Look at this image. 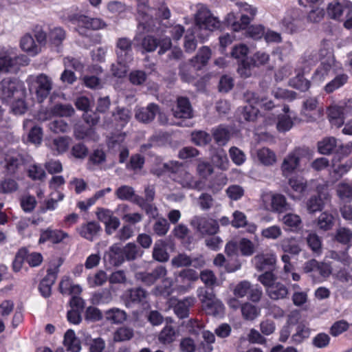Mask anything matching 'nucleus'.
Here are the masks:
<instances>
[{
    "mask_svg": "<svg viewBox=\"0 0 352 352\" xmlns=\"http://www.w3.org/2000/svg\"><path fill=\"white\" fill-rule=\"evenodd\" d=\"M303 271L305 273H318L322 278H327L331 274L332 269L327 263L311 259L304 264Z\"/></svg>",
    "mask_w": 352,
    "mask_h": 352,
    "instance_id": "22",
    "label": "nucleus"
},
{
    "mask_svg": "<svg viewBox=\"0 0 352 352\" xmlns=\"http://www.w3.org/2000/svg\"><path fill=\"white\" fill-rule=\"evenodd\" d=\"M242 315L246 320H253L260 315V309L249 302L241 306Z\"/></svg>",
    "mask_w": 352,
    "mask_h": 352,
    "instance_id": "58",
    "label": "nucleus"
},
{
    "mask_svg": "<svg viewBox=\"0 0 352 352\" xmlns=\"http://www.w3.org/2000/svg\"><path fill=\"white\" fill-rule=\"evenodd\" d=\"M63 344L67 351L70 352H80L81 350L80 340L72 329L67 330L65 333Z\"/></svg>",
    "mask_w": 352,
    "mask_h": 352,
    "instance_id": "41",
    "label": "nucleus"
},
{
    "mask_svg": "<svg viewBox=\"0 0 352 352\" xmlns=\"http://www.w3.org/2000/svg\"><path fill=\"white\" fill-rule=\"evenodd\" d=\"M107 280L108 276L103 270H98L96 273L90 274L87 278V285L91 288L103 285Z\"/></svg>",
    "mask_w": 352,
    "mask_h": 352,
    "instance_id": "48",
    "label": "nucleus"
},
{
    "mask_svg": "<svg viewBox=\"0 0 352 352\" xmlns=\"http://www.w3.org/2000/svg\"><path fill=\"white\" fill-rule=\"evenodd\" d=\"M131 41L127 38H120L116 43V52L119 63H131L133 60Z\"/></svg>",
    "mask_w": 352,
    "mask_h": 352,
    "instance_id": "23",
    "label": "nucleus"
},
{
    "mask_svg": "<svg viewBox=\"0 0 352 352\" xmlns=\"http://www.w3.org/2000/svg\"><path fill=\"white\" fill-rule=\"evenodd\" d=\"M212 135L217 144L223 146L230 140V132L227 128L219 126L212 129Z\"/></svg>",
    "mask_w": 352,
    "mask_h": 352,
    "instance_id": "50",
    "label": "nucleus"
},
{
    "mask_svg": "<svg viewBox=\"0 0 352 352\" xmlns=\"http://www.w3.org/2000/svg\"><path fill=\"white\" fill-rule=\"evenodd\" d=\"M236 9L232 10L225 18V21L234 32L245 30L248 25L254 20L257 8L246 2H237L235 4Z\"/></svg>",
    "mask_w": 352,
    "mask_h": 352,
    "instance_id": "3",
    "label": "nucleus"
},
{
    "mask_svg": "<svg viewBox=\"0 0 352 352\" xmlns=\"http://www.w3.org/2000/svg\"><path fill=\"white\" fill-rule=\"evenodd\" d=\"M116 197L121 200H129L139 203V197L135 194L133 188L129 186H122L115 192Z\"/></svg>",
    "mask_w": 352,
    "mask_h": 352,
    "instance_id": "46",
    "label": "nucleus"
},
{
    "mask_svg": "<svg viewBox=\"0 0 352 352\" xmlns=\"http://www.w3.org/2000/svg\"><path fill=\"white\" fill-rule=\"evenodd\" d=\"M105 317L113 323H122L126 320V314L120 309L113 308L106 311Z\"/></svg>",
    "mask_w": 352,
    "mask_h": 352,
    "instance_id": "55",
    "label": "nucleus"
},
{
    "mask_svg": "<svg viewBox=\"0 0 352 352\" xmlns=\"http://www.w3.org/2000/svg\"><path fill=\"white\" fill-rule=\"evenodd\" d=\"M74 134L78 140H96L98 138L93 127H87L81 124H76Z\"/></svg>",
    "mask_w": 352,
    "mask_h": 352,
    "instance_id": "42",
    "label": "nucleus"
},
{
    "mask_svg": "<svg viewBox=\"0 0 352 352\" xmlns=\"http://www.w3.org/2000/svg\"><path fill=\"white\" fill-rule=\"evenodd\" d=\"M116 212L121 217L122 219L130 224H135L142 220L143 215L139 212H131L129 206L126 204H119L116 209Z\"/></svg>",
    "mask_w": 352,
    "mask_h": 352,
    "instance_id": "27",
    "label": "nucleus"
},
{
    "mask_svg": "<svg viewBox=\"0 0 352 352\" xmlns=\"http://www.w3.org/2000/svg\"><path fill=\"white\" fill-rule=\"evenodd\" d=\"M196 8L197 10L194 16L195 28L198 29L200 32H205L203 34L200 33L199 37L202 39H206L209 32L221 27V22L217 17L212 15L206 6L197 4Z\"/></svg>",
    "mask_w": 352,
    "mask_h": 352,
    "instance_id": "6",
    "label": "nucleus"
},
{
    "mask_svg": "<svg viewBox=\"0 0 352 352\" xmlns=\"http://www.w3.org/2000/svg\"><path fill=\"white\" fill-rule=\"evenodd\" d=\"M199 278V274L194 270L186 269L181 271L175 278L176 289L180 294H184L192 288V283Z\"/></svg>",
    "mask_w": 352,
    "mask_h": 352,
    "instance_id": "17",
    "label": "nucleus"
},
{
    "mask_svg": "<svg viewBox=\"0 0 352 352\" xmlns=\"http://www.w3.org/2000/svg\"><path fill=\"white\" fill-rule=\"evenodd\" d=\"M26 83L30 94L35 95L39 102L47 98L53 88L52 79L45 74L28 76Z\"/></svg>",
    "mask_w": 352,
    "mask_h": 352,
    "instance_id": "7",
    "label": "nucleus"
},
{
    "mask_svg": "<svg viewBox=\"0 0 352 352\" xmlns=\"http://www.w3.org/2000/svg\"><path fill=\"white\" fill-rule=\"evenodd\" d=\"M298 10L287 12L281 21V28L285 32L293 34L303 29L302 21Z\"/></svg>",
    "mask_w": 352,
    "mask_h": 352,
    "instance_id": "16",
    "label": "nucleus"
},
{
    "mask_svg": "<svg viewBox=\"0 0 352 352\" xmlns=\"http://www.w3.org/2000/svg\"><path fill=\"white\" fill-rule=\"evenodd\" d=\"M100 230V226L96 222H89L79 228L80 234L87 240L93 241Z\"/></svg>",
    "mask_w": 352,
    "mask_h": 352,
    "instance_id": "45",
    "label": "nucleus"
},
{
    "mask_svg": "<svg viewBox=\"0 0 352 352\" xmlns=\"http://www.w3.org/2000/svg\"><path fill=\"white\" fill-rule=\"evenodd\" d=\"M311 329L305 324L300 323L296 327V332L292 336L295 342L300 343L303 340L309 338Z\"/></svg>",
    "mask_w": 352,
    "mask_h": 352,
    "instance_id": "63",
    "label": "nucleus"
},
{
    "mask_svg": "<svg viewBox=\"0 0 352 352\" xmlns=\"http://www.w3.org/2000/svg\"><path fill=\"white\" fill-rule=\"evenodd\" d=\"M70 239V236L66 232L59 229H51L50 228L41 230L38 243L42 244L50 242L52 244L65 243Z\"/></svg>",
    "mask_w": 352,
    "mask_h": 352,
    "instance_id": "20",
    "label": "nucleus"
},
{
    "mask_svg": "<svg viewBox=\"0 0 352 352\" xmlns=\"http://www.w3.org/2000/svg\"><path fill=\"white\" fill-rule=\"evenodd\" d=\"M267 295L274 300H278L285 298L288 295V289L283 283L276 282L272 286L265 289Z\"/></svg>",
    "mask_w": 352,
    "mask_h": 352,
    "instance_id": "37",
    "label": "nucleus"
},
{
    "mask_svg": "<svg viewBox=\"0 0 352 352\" xmlns=\"http://www.w3.org/2000/svg\"><path fill=\"white\" fill-rule=\"evenodd\" d=\"M166 243L163 240H158L155 243L153 251V257L157 261L165 262L168 260L169 255L166 250Z\"/></svg>",
    "mask_w": 352,
    "mask_h": 352,
    "instance_id": "47",
    "label": "nucleus"
},
{
    "mask_svg": "<svg viewBox=\"0 0 352 352\" xmlns=\"http://www.w3.org/2000/svg\"><path fill=\"white\" fill-rule=\"evenodd\" d=\"M317 61L318 58L316 54L306 53L298 63L296 76L290 80V85L300 91H307L309 88L310 82L304 78L302 74L309 72L310 66L314 65Z\"/></svg>",
    "mask_w": 352,
    "mask_h": 352,
    "instance_id": "9",
    "label": "nucleus"
},
{
    "mask_svg": "<svg viewBox=\"0 0 352 352\" xmlns=\"http://www.w3.org/2000/svg\"><path fill=\"white\" fill-rule=\"evenodd\" d=\"M244 100L247 104L243 110V118L247 121H254L258 116V107L265 110H270L274 107L272 100L265 98L260 99L254 93L248 91L244 94Z\"/></svg>",
    "mask_w": 352,
    "mask_h": 352,
    "instance_id": "8",
    "label": "nucleus"
},
{
    "mask_svg": "<svg viewBox=\"0 0 352 352\" xmlns=\"http://www.w3.org/2000/svg\"><path fill=\"white\" fill-rule=\"evenodd\" d=\"M191 225L201 234H214L219 231V224L216 220L204 217H193Z\"/></svg>",
    "mask_w": 352,
    "mask_h": 352,
    "instance_id": "21",
    "label": "nucleus"
},
{
    "mask_svg": "<svg viewBox=\"0 0 352 352\" xmlns=\"http://www.w3.org/2000/svg\"><path fill=\"white\" fill-rule=\"evenodd\" d=\"M248 52V47L243 43L234 45L231 52V56L233 58L241 60V63L238 68V72L243 77H248L250 75L251 65L244 60Z\"/></svg>",
    "mask_w": 352,
    "mask_h": 352,
    "instance_id": "18",
    "label": "nucleus"
},
{
    "mask_svg": "<svg viewBox=\"0 0 352 352\" xmlns=\"http://www.w3.org/2000/svg\"><path fill=\"white\" fill-rule=\"evenodd\" d=\"M327 199V195H320L318 197H313L307 202V207L309 212L314 213L321 210L324 204V199Z\"/></svg>",
    "mask_w": 352,
    "mask_h": 352,
    "instance_id": "54",
    "label": "nucleus"
},
{
    "mask_svg": "<svg viewBox=\"0 0 352 352\" xmlns=\"http://www.w3.org/2000/svg\"><path fill=\"white\" fill-rule=\"evenodd\" d=\"M256 155L260 163L265 166L273 165L276 162L275 153L268 148L263 147L257 149Z\"/></svg>",
    "mask_w": 352,
    "mask_h": 352,
    "instance_id": "43",
    "label": "nucleus"
},
{
    "mask_svg": "<svg viewBox=\"0 0 352 352\" xmlns=\"http://www.w3.org/2000/svg\"><path fill=\"white\" fill-rule=\"evenodd\" d=\"M348 77L346 75L341 74L337 76L333 80L327 83L324 87V90L327 93H331L336 89L343 86L347 81Z\"/></svg>",
    "mask_w": 352,
    "mask_h": 352,
    "instance_id": "61",
    "label": "nucleus"
},
{
    "mask_svg": "<svg viewBox=\"0 0 352 352\" xmlns=\"http://www.w3.org/2000/svg\"><path fill=\"white\" fill-rule=\"evenodd\" d=\"M20 47L23 52L32 56L37 55L41 51L39 45L36 44L34 38L30 34H25L21 37Z\"/></svg>",
    "mask_w": 352,
    "mask_h": 352,
    "instance_id": "31",
    "label": "nucleus"
},
{
    "mask_svg": "<svg viewBox=\"0 0 352 352\" xmlns=\"http://www.w3.org/2000/svg\"><path fill=\"white\" fill-rule=\"evenodd\" d=\"M336 147V140L334 138H327L318 142V151L323 155L329 154Z\"/></svg>",
    "mask_w": 352,
    "mask_h": 352,
    "instance_id": "57",
    "label": "nucleus"
},
{
    "mask_svg": "<svg viewBox=\"0 0 352 352\" xmlns=\"http://www.w3.org/2000/svg\"><path fill=\"white\" fill-rule=\"evenodd\" d=\"M26 90L22 82L17 79L5 78L0 85V98L10 104L12 111L16 115H22L28 110L24 99Z\"/></svg>",
    "mask_w": 352,
    "mask_h": 352,
    "instance_id": "1",
    "label": "nucleus"
},
{
    "mask_svg": "<svg viewBox=\"0 0 352 352\" xmlns=\"http://www.w3.org/2000/svg\"><path fill=\"white\" fill-rule=\"evenodd\" d=\"M313 54V52H311ZM316 54V53H314ZM320 65L318 66L313 76V81L320 84L322 82L329 74L334 72L337 65L333 54L332 45L329 42H324L318 54ZM317 58L318 56H316Z\"/></svg>",
    "mask_w": 352,
    "mask_h": 352,
    "instance_id": "5",
    "label": "nucleus"
},
{
    "mask_svg": "<svg viewBox=\"0 0 352 352\" xmlns=\"http://www.w3.org/2000/svg\"><path fill=\"white\" fill-rule=\"evenodd\" d=\"M276 261V256L274 253L258 254L253 258L254 265L259 271L272 270Z\"/></svg>",
    "mask_w": 352,
    "mask_h": 352,
    "instance_id": "25",
    "label": "nucleus"
},
{
    "mask_svg": "<svg viewBox=\"0 0 352 352\" xmlns=\"http://www.w3.org/2000/svg\"><path fill=\"white\" fill-rule=\"evenodd\" d=\"M327 12L330 18L342 21L352 14V2L348 0L331 2L328 5Z\"/></svg>",
    "mask_w": 352,
    "mask_h": 352,
    "instance_id": "15",
    "label": "nucleus"
},
{
    "mask_svg": "<svg viewBox=\"0 0 352 352\" xmlns=\"http://www.w3.org/2000/svg\"><path fill=\"white\" fill-rule=\"evenodd\" d=\"M17 65V50L15 47H3L0 50V72H16Z\"/></svg>",
    "mask_w": 352,
    "mask_h": 352,
    "instance_id": "14",
    "label": "nucleus"
},
{
    "mask_svg": "<svg viewBox=\"0 0 352 352\" xmlns=\"http://www.w3.org/2000/svg\"><path fill=\"white\" fill-rule=\"evenodd\" d=\"M65 38V32L60 28H54L48 33V41L54 46H59Z\"/></svg>",
    "mask_w": 352,
    "mask_h": 352,
    "instance_id": "52",
    "label": "nucleus"
},
{
    "mask_svg": "<svg viewBox=\"0 0 352 352\" xmlns=\"http://www.w3.org/2000/svg\"><path fill=\"white\" fill-rule=\"evenodd\" d=\"M166 274L167 271L166 268L163 266H160L155 268L151 273L138 272L135 274V278L144 284L151 285L158 278L164 277Z\"/></svg>",
    "mask_w": 352,
    "mask_h": 352,
    "instance_id": "28",
    "label": "nucleus"
},
{
    "mask_svg": "<svg viewBox=\"0 0 352 352\" xmlns=\"http://www.w3.org/2000/svg\"><path fill=\"white\" fill-rule=\"evenodd\" d=\"M227 183L228 177L225 175L221 174L210 182L208 188L213 194H216L221 191Z\"/></svg>",
    "mask_w": 352,
    "mask_h": 352,
    "instance_id": "59",
    "label": "nucleus"
},
{
    "mask_svg": "<svg viewBox=\"0 0 352 352\" xmlns=\"http://www.w3.org/2000/svg\"><path fill=\"white\" fill-rule=\"evenodd\" d=\"M22 156L14 151H10L6 154L4 162H2L7 174L14 175L23 164Z\"/></svg>",
    "mask_w": 352,
    "mask_h": 352,
    "instance_id": "24",
    "label": "nucleus"
},
{
    "mask_svg": "<svg viewBox=\"0 0 352 352\" xmlns=\"http://www.w3.org/2000/svg\"><path fill=\"white\" fill-rule=\"evenodd\" d=\"M212 55L211 50L207 47L204 46L201 47L197 55L191 60L192 66L197 69H200L208 63Z\"/></svg>",
    "mask_w": 352,
    "mask_h": 352,
    "instance_id": "38",
    "label": "nucleus"
},
{
    "mask_svg": "<svg viewBox=\"0 0 352 352\" xmlns=\"http://www.w3.org/2000/svg\"><path fill=\"white\" fill-rule=\"evenodd\" d=\"M280 221L288 230L293 232L298 230L302 224L300 217L292 212H289L283 215Z\"/></svg>",
    "mask_w": 352,
    "mask_h": 352,
    "instance_id": "40",
    "label": "nucleus"
},
{
    "mask_svg": "<svg viewBox=\"0 0 352 352\" xmlns=\"http://www.w3.org/2000/svg\"><path fill=\"white\" fill-rule=\"evenodd\" d=\"M352 111V102H340L338 104L331 105L328 109V117L332 125L340 127L346 116Z\"/></svg>",
    "mask_w": 352,
    "mask_h": 352,
    "instance_id": "13",
    "label": "nucleus"
},
{
    "mask_svg": "<svg viewBox=\"0 0 352 352\" xmlns=\"http://www.w3.org/2000/svg\"><path fill=\"white\" fill-rule=\"evenodd\" d=\"M23 129L28 131V140L32 144H40L43 139L42 129L36 126L32 120L26 119L23 122Z\"/></svg>",
    "mask_w": 352,
    "mask_h": 352,
    "instance_id": "26",
    "label": "nucleus"
},
{
    "mask_svg": "<svg viewBox=\"0 0 352 352\" xmlns=\"http://www.w3.org/2000/svg\"><path fill=\"white\" fill-rule=\"evenodd\" d=\"M76 25V30L80 34H85L86 30H99L105 26V23L100 19L89 18L87 16L79 15L73 19Z\"/></svg>",
    "mask_w": 352,
    "mask_h": 352,
    "instance_id": "19",
    "label": "nucleus"
},
{
    "mask_svg": "<svg viewBox=\"0 0 352 352\" xmlns=\"http://www.w3.org/2000/svg\"><path fill=\"white\" fill-rule=\"evenodd\" d=\"M197 41L195 39V32L192 30H188L184 36V47L185 51L191 53L197 48Z\"/></svg>",
    "mask_w": 352,
    "mask_h": 352,
    "instance_id": "62",
    "label": "nucleus"
},
{
    "mask_svg": "<svg viewBox=\"0 0 352 352\" xmlns=\"http://www.w3.org/2000/svg\"><path fill=\"white\" fill-rule=\"evenodd\" d=\"M346 332L352 333V323L344 319L334 322L329 328V333L333 337H338Z\"/></svg>",
    "mask_w": 352,
    "mask_h": 352,
    "instance_id": "39",
    "label": "nucleus"
},
{
    "mask_svg": "<svg viewBox=\"0 0 352 352\" xmlns=\"http://www.w3.org/2000/svg\"><path fill=\"white\" fill-rule=\"evenodd\" d=\"M152 171L157 175L164 172H170L173 179L184 188L201 190L203 187L202 182L195 178L178 162L173 161L167 164L159 162L156 168H153Z\"/></svg>",
    "mask_w": 352,
    "mask_h": 352,
    "instance_id": "2",
    "label": "nucleus"
},
{
    "mask_svg": "<svg viewBox=\"0 0 352 352\" xmlns=\"http://www.w3.org/2000/svg\"><path fill=\"white\" fill-rule=\"evenodd\" d=\"M139 254L138 248L134 243H129L124 248H120L117 244L112 245L109 252L105 254L109 262L113 265H120L124 261L134 260Z\"/></svg>",
    "mask_w": 352,
    "mask_h": 352,
    "instance_id": "10",
    "label": "nucleus"
},
{
    "mask_svg": "<svg viewBox=\"0 0 352 352\" xmlns=\"http://www.w3.org/2000/svg\"><path fill=\"white\" fill-rule=\"evenodd\" d=\"M238 248L243 256H252L256 250V245L250 239L242 238L238 243Z\"/></svg>",
    "mask_w": 352,
    "mask_h": 352,
    "instance_id": "53",
    "label": "nucleus"
},
{
    "mask_svg": "<svg viewBox=\"0 0 352 352\" xmlns=\"http://www.w3.org/2000/svg\"><path fill=\"white\" fill-rule=\"evenodd\" d=\"M196 302L194 297H186L177 302L173 306L175 314L179 318H184L189 315V309L192 307Z\"/></svg>",
    "mask_w": 352,
    "mask_h": 352,
    "instance_id": "34",
    "label": "nucleus"
},
{
    "mask_svg": "<svg viewBox=\"0 0 352 352\" xmlns=\"http://www.w3.org/2000/svg\"><path fill=\"white\" fill-rule=\"evenodd\" d=\"M147 293L141 288L130 289L124 294V299L126 301L127 306L131 303H141L142 305L147 302Z\"/></svg>",
    "mask_w": 352,
    "mask_h": 352,
    "instance_id": "35",
    "label": "nucleus"
},
{
    "mask_svg": "<svg viewBox=\"0 0 352 352\" xmlns=\"http://www.w3.org/2000/svg\"><path fill=\"white\" fill-rule=\"evenodd\" d=\"M289 185L291 190L288 191V195L294 200L300 199L306 189V182L304 179L297 177L289 178Z\"/></svg>",
    "mask_w": 352,
    "mask_h": 352,
    "instance_id": "29",
    "label": "nucleus"
},
{
    "mask_svg": "<svg viewBox=\"0 0 352 352\" xmlns=\"http://www.w3.org/2000/svg\"><path fill=\"white\" fill-rule=\"evenodd\" d=\"M173 114L175 118H190L192 117V111L188 100L186 98H179L177 104L173 109Z\"/></svg>",
    "mask_w": 352,
    "mask_h": 352,
    "instance_id": "33",
    "label": "nucleus"
},
{
    "mask_svg": "<svg viewBox=\"0 0 352 352\" xmlns=\"http://www.w3.org/2000/svg\"><path fill=\"white\" fill-rule=\"evenodd\" d=\"M283 111H284V114L278 116L276 124V128L280 132L287 131L291 129L293 126V122L289 107H284Z\"/></svg>",
    "mask_w": 352,
    "mask_h": 352,
    "instance_id": "44",
    "label": "nucleus"
},
{
    "mask_svg": "<svg viewBox=\"0 0 352 352\" xmlns=\"http://www.w3.org/2000/svg\"><path fill=\"white\" fill-rule=\"evenodd\" d=\"M202 308L208 315L221 316L224 313V305L215 297L212 292L202 291L198 294Z\"/></svg>",
    "mask_w": 352,
    "mask_h": 352,
    "instance_id": "12",
    "label": "nucleus"
},
{
    "mask_svg": "<svg viewBox=\"0 0 352 352\" xmlns=\"http://www.w3.org/2000/svg\"><path fill=\"white\" fill-rule=\"evenodd\" d=\"M261 205L266 210L283 213L289 210L284 195L272 192H263L261 195Z\"/></svg>",
    "mask_w": 352,
    "mask_h": 352,
    "instance_id": "11",
    "label": "nucleus"
},
{
    "mask_svg": "<svg viewBox=\"0 0 352 352\" xmlns=\"http://www.w3.org/2000/svg\"><path fill=\"white\" fill-rule=\"evenodd\" d=\"M191 139L192 142L197 146L206 145L211 141L210 134L202 131L192 133Z\"/></svg>",
    "mask_w": 352,
    "mask_h": 352,
    "instance_id": "64",
    "label": "nucleus"
},
{
    "mask_svg": "<svg viewBox=\"0 0 352 352\" xmlns=\"http://www.w3.org/2000/svg\"><path fill=\"white\" fill-rule=\"evenodd\" d=\"M133 336L132 329L122 327L118 328L113 333V340L115 342H124L131 340Z\"/></svg>",
    "mask_w": 352,
    "mask_h": 352,
    "instance_id": "60",
    "label": "nucleus"
},
{
    "mask_svg": "<svg viewBox=\"0 0 352 352\" xmlns=\"http://www.w3.org/2000/svg\"><path fill=\"white\" fill-rule=\"evenodd\" d=\"M175 290L177 291L176 286L173 287V281L170 278H164L162 282V285L155 289L154 294L155 295L168 297L173 294Z\"/></svg>",
    "mask_w": 352,
    "mask_h": 352,
    "instance_id": "51",
    "label": "nucleus"
},
{
    "mask_svg": "<svg viewBox=\"0 0 352 352\" xmlns=\"http://www.w3.org/2000/svg\"><path fill=\"white\" fill-rule=\"evenodd\" d=\"M175 338V331L173 327L169 324H166L159 334V341L164 344H170L174 341Z\"/></svg>",
    "mask_w": 352,
    "mask_h": 352,
    "instance_id": "56",
    "label": "nucleus"
},
{
    "mask_svg": "<svg viewBox=\"0 0 352 352\" xmlns=\"http://www.w3.org/2000/svg\"><path fill=\"white\" fill-rule=\"evenodd\" d=\"M211 161L213 164L218 168L226 170L229 167V160L226 151L219 149L212 156Z\"/></svg>",
    "mask_w": 352,
    "mask_h": 352,
    "instance_id": "49",
    "label": "nucleus"
},
{
    "mask_svg": "<svg viewBox=\"0 0 352 352\" xmlns=\"http://www.w3.org/2000/svg\"><path fill=\"white\" fill-rule=\"evenodd\" d=\"M352 168V157L347 160L344 163H333L329 170V176L335 182L340 179L343 175L349 171Z\"/></svg>",
    "mask_w": 352,
    "mask_h": 352,
    "instance_id": "36",
    "label": "nucleus"
},
{
    "mask_svg": "<svg viewBox=\"0 0 352 352\" xmlns=\"http://www.w3.org/2000/svg\"><path fill=\"white\" fill-rule=\"evenodd\" d=\"M71 143V139L68 137H58L52 140L48 139L46 145L56 154H62L66 152Z\"/></svg>",
    "mask_w": 352,
    "mask_h": 352,
    "instance_id": "32",
    "label": "nucleus"
},
{
    "mask_svg": "<svg viewBox=\"0 0 352 352\" xmlns=\"http://www.w3.org/2000/svg\"><path fill=\"white\" fill-rule=\"evenodd\" d=\"M158 112V106L151 103L146 108L140 107L136 109L135 117L138 121L146 123L152 121Z\"/></svg>",
    "mask_w": 352,
    "mask_h": 352,
    "instance_id": "30",
    "label": "nucleus"
},
{
    "mask_svg": "<svg viewBox=\"0 0 352 352\" xmlns=\"http://www.w3.org/2000/svg\"><path fill=\"white\" fill-rule=\"evenodd\" d=\"M311 157L312 153L309 148H295L286 155L282 162L283 175L288 177L294 173L304 171Z\"/></svg>",
    "mask_w": 352,
    "mask_h": 352,
    "instance_id": "4",
    "label": "nucleus"
}]
</instances>
